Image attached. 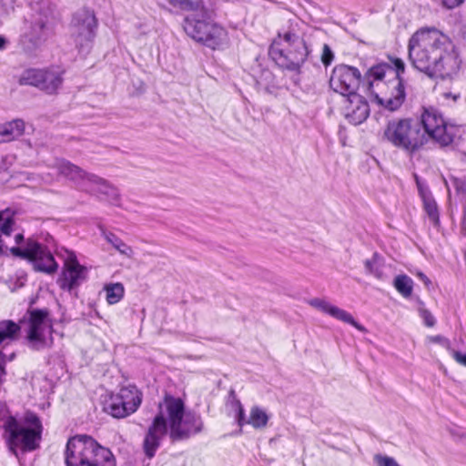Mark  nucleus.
Segmentation results:
<instances>
[{
	"mask_svg": "<svg viewBox=\"0 0 466 466\" xmlns=\"http://www.w3.org/2000/svg\"><path fill=\"white\" fill-rule=\"evenodd\" d=\"M408 51L412 66L431 78H450L460 68L455 46L434 27L417 30L409 40Z\"/></svg>",
	"mask_w": 466,
	"mask_h": 466,
	"instance_id": "nucleus-1",
	"label": "nucleus"
},
{
	"mask_svg": "<svg viewBox=\"0 0 466 466\" xmlns=\"http://www.w3.org/2000/svg\"><path fill=\"white\" fill-rule=\"evenodd\" d=\"M173 441L190 438L202 431L203 422L198 414L185 410L181 399L167 396L158 405V414L155 417L144 440V451L151 459L167 433Z\"/></svg>",
	"mask_w": 466,
	"mask_h": 466,
	"instance_id": "nucleus-2",
	"label": "nucleus"
},
{
	"mask_svg": "<svg viewBox=\"0 0 466 466\" xmlns=\"http://www.w3.org/2000/svg\"><path fill=\"white\" fill-rule=\"evenodd\" d=\"M15 212L11 208L0 211V255L11 254L14 257L25 259L33 264L36 271L53 274L58 268L51 252L33 238H25L22 233L14 237L15 246H10L7 239L15 231Z\"/></svg>",
	"mask_w": 466,
	"mask_h": 466,
	"instance_id": "nucleus-3",
	"label": "nucleus"
},
{
	"mask_svg": "<svg viewBox=\"0 0 466 466\" xmlns=\"http://www.w3.org/2000/svg\"><path fill=\"white\" fill-rule=\"evenodd\" d=\"M268 54L281 68L299 73L309 49L302 37L293 29L279 31L269 47Z\"/></svg>",
	"mask_w": 466,
	"mask_h": 466,
	"instance_id": "nucleus-4",
	"label": "nucleus"
},
{
	"mask_svg": "<svg viewBox=\"0 0 466 466\" xmlns=\"http://www.w3.org/2000/svg\"><path fill=\"white\" fill-rule=\"evenodd\" d=\"M65 457L66 466H116L112 452L86 435L69 439Z\"/></svg>",
	"mask_w": 466,
	"mask_h": 466,
	"instance_id": "nucleus-5",
	"label": "nucleus"
},
{
	"mask_svg": "<svg viewBox=\"0 0 466 466\" xmlns=\"http://www.w3.org/2000/svg\"><path fill=\"white\" fill-rule=\"evenodd\" d=\"M183 28L190 38L212 49L223 48L228 44L227 30L211 21L202 5L194 13L186 15Z\"/></svg>",
	"mask_w": 466,
	"mask_h": 466,
	"instance_id": "nucleus-6",
	"label": "nucleus"
},
{
	"mask_svg": "<svg viewBox=\"0 0 466 466\" xmlns=\"http://www.w3.org/2000/svg\"><path fill=\"white\" fill-rule=\"evenodd\" d=\"M5 430V437L10 451L18 456V452L25 453L36 450L39 446L42 433V424L39 418L27 412L23 421L10 420Z\"/></svg>",
	"mask_w": 466,
	"mask_h": 466,
	"instance_id": "nucleus-7",
	"label": "nucleus"
},
{
	"mask_svg": "<svg viewBox=\"0 0 466 466\" xmlns=\"http://www.w3.org/2000/svg\"><path fill=\"white\" fill-rule=\"evenodd\" d=\"M384 137L410 154L420 151L428 143V137L422 132L419 121L410 118L389 122Z\"/></svg>",
	"mask_w": 466,
	"mask_h": 466,
	"instance_id": "nucleus-8",
	"label": "nucleus"
},
{
	"mask_svg": "<svg viewBox=\"0 0 466 466\" xmlns=\"http://www.w3.org/2000/svg\"><path fill=\"white\" fill-rule=\"evenodd\" d=\"M54 12L48 4H36L32 13L25 18L21 43L26 48H35L44 44L52 33Z\"/></svg>",
	"mask_w": 466,
	"mask_h": 466,
	"instance_id": "nucleus-9",
	"label": "nucleus"
},
{
	"mask_svg": "<svg viewBox=\"0 0 466 466\" xmlns=\"http://www.w3.org/2000/svg\"><path fill=\"white\" fill-rule=\"evenodd\" d=\"M97 26L98 21L93 10L82 8L74 14L71 20V35L80 53L88 54L92 49Z\"/></svg>",
	"mask_w": 466,
	"mask_h": 466,
	"instance_id": "nucleus-10",
	"label": "nucleus"
},
{
	"mask_svg": "<svg viewBox=\"0 0 466 466\" xmlns=\"http://www.w3.org/2000/svg\"><path fill=\"white\" fill-rule=\"evenodd\" d=\"M419 123L423 127L421 130L428 137V141L431 139L441 146H447L453 141L455 127L444 120L438 109L432 106L424 107Z\"/></svg>",
	"mask_w": 466,
	"mask_h": 466,
	"instance_id": "nucleus-11",
	"label": "nucleus"
},
{
	"mask_svg": "<svg viewBox=\"0 0 466 466\" xmlns=\"http://www.w3.org/2000/svg\"><path fill=\"white\" fill-rule=\"evenodd\" d=\"M360 78L361 74L358 68L339 65L332 70L329 86L333 91L348 97L357 93Z\"/></svg>",
	"mask_w": 466,
	"mask_h": 466,
	"instance_id": "nucleus-12",
	"label": "nucleus"
},
{
	"mask_svg": "<svg viewBox=\"0 0 466 466\" xmlns=\"http://www.w3.org/2000/svg\"><path fill=\"white\" fill-rule=\"evenodd\" d=\"M396 67V73L393 79L389 82L391 93L383 97H378L379 103L390 111H395L400 107L405 100V88L400 75L405 71V64L400 58H396L393 61Z\"/></svg>",
	"mask_w": 466,
	"mask_h": 466,
	"instance_id": "nucleus-13",
	"label": "nucleus"
},
{
	"mask_svg": "<svg viewBox=\"0 0 466 466\" xmlns=\"http://www.w3.org/2000/svg\"><path fill=\"white\" fill-rule=\"evenodd\" d=\"M87 274V268L79 264L76 257L69 253L65 260L59 285L63 289L71 290L83 282Z\"/></svg>",
	"mask_w": 466,
	"mask_h": 466,
	"instance_id": "nucleus-14",
	"label": "nucleus"
},
{
	"mask_svg": "<svg viewBox=\"0 0 466 466\" xmlns=\"http://www.w3.org/2000/svg\"><path fill=\"white\" fill-rule=\"evenodd\" d=\"M309 304L323 313L329 314V316L340 321L352 325L360 331L365 330L362 325L355 321L351 314L337 306L330 304L329 301L325 299L315 298L310 299L309 301Z\"/></svg>",
	"mask_w": 466,
	"mask_h": 466,
	"instance_id": "nucleus-15",
	"label": "nucleus"
},
{
	"mask_svg": "<svg viewBox=\"0 0 466 466\" xmlns=\"http://www.w3.org/2000/svg\"><path fill=\"white\" fill-rule=\"evenodd\" d=\"M348 105L345 107L346 117L354 125L362 123L370 114L368 102L358 93L347 98Z\"/></svg>",
	"mask_w": 466,
	"mask_h": 466,
	"instance_id": "nucleus-16",
	"label": "nucleus"
},
{
	"mask_svg": "<svg viewBox=\"0 0 466 466\" xmlns=\"http://www.w3.org/2000/svg\"><path fill=\"white\" fill-rule=\"evenodd\" d=\"M58 174L74 182L78 187L84 190L87 182V177L91 173H87L81 167L74 165L66 159H58L55 163Z\"/></svg>",
	"mask_w": 466,
	"mask_h": 466,
	"instance_id": "nucleus-17",
	"label": "nucleus"
},
{
	"mask_svg": "<svg viewBox=\"0 0 466 466\" xmlns=\"http://www.w3.org/2000/svg\"><path fill=\"white\" fill-rule=\"evenodd\" d=\"M84 190L95 194L104 195L107 199L111 201H117L119 197V193L116 187L112 186L106 179L99 177L95 174H90V176L87 177V182Z\"/></svg>",
	"mask_w": 466,
	"mask_h": 466,
	"instance_id": "nucleus-18",
	"label": "nucleus"
},
{
	"mask_svg": "<svg viewBox=\"0 0 466 466\" xmlns=\"http://www.w3.org/2000/svg\"><path fill=\"white\" fill-rule=\"evenodd\" d=\"M63 83L62 73L55 68H43L39 89L48 95L57 92Z\"/></svg>",
	"mask_w": 466,
	"mask_h": 466,
	"instance_id": "nucleus-19",
	"label": "nucleus"
},
{
	"mask_svg": "<svg viewBox=\"0 0 466 466\" xmlns=\"http://www.w3.org/2000/svg\"><path fill=\"white\" fill-rule=\"evenodd\" d=\"M117 395L124 401L130 414L138 409L142 401V393L135 385L122 387Z\"/></svg>",
	"mask_w": 466,
	"mask_h": 466,
	"instance_id": "nucleus-20",
	"label": "nucleus"
},
{
	"mask_svg": "<svg viewBox=\"0 0 466 466\" xmlns=\"http://www.w3.org/2000/svg\"><path fill=\"white\" fill-rule=\"evenodd\" d=\"M25 122L21 119H15L0 126V141L2 143L9 142L18 138L24 134Z\"/></svg>",
	"mask_w": 466,
	"mask_h": 466,
	"instance_id": "nucleus-21",
	"label": "nucleus"
},
{
	"mask_svg": "<svg viewBox=\"0 0 466 466\" xmlns=\"http://www.w3.org/2000/svg\"><path fill=\"white\" fill-rule=\"evenodd\" d=\"M105 410L115 418H125L130 412L117 394L112 395L105 405Z\"/></svg>",
	"mask_w": 466,
	"mask_h": 466,
	"instance_id": "nucleus-22",
	"label": "nucleus"
},
{
	"mask_svg": "<svg viewBox=\"0 0 466 466\" xmlns=\"http://www.w3.org/2000/svg\"><path fill=\"white\" fill-rule=\"evenodd\" d=\"M41 77H43V69L28 68L21 73L18 83L21 86H32L39 89Z\"/></svg>",
	"mask_w": 466,
	"mask_h": 466,
	"instance_id": "nucleus-23",
	"label": "nucleus"
},
{
	"mask_svg": "<svg viewBox=\"0 0 466 466\" xmlns=\"http://www.w3.org/2000/svg\"><path fill=\"white\" fill-rule=\"evenodd\" d=\"M102 236L104 238L111 244L120 254L127 256V258L132 257L133 249L130 246L126 244L116 234L102 229Z\"/></svg>",
	"mask_w": 466,
	"mask_h": 466,
	"instance_id": "nucleus-24",
	"label": "nucleus"
},
{
	"mask_svg": "<svg viewBox=\"0 0 466 466\" xmlns=\"http://www.w3.org/2000/svg\"><path fill=\"white\" fill-rule=\"evenodd\" d=\"M106 292V300L109 305H114L119 302L125 294V288L122 283H108L104 286Z\"/></svg>",
	"mask_w": 466,
	"mask_h": 466,
	"instance_id": "nucleus-25",
	"label": "nucleus"
},
{
	"mask_svg": "<svg viewBox=\"0 0 466 466\" xmlns=\"http://www.w3.org/2000/svg\"><path fill=\"white\" fill-rule=\"evenodd\" d=\"M268 420V416L259 407L254 406L251 408L249 417L247 423L250 424L255 429L264 428Z\"/></svg>",
	"mask_w": 466,
	"mask_h": 466,
	"instance_id": "nucleus-26",
	"label": "nucleus"
},
{
	"mask_svg": "<svg viewBox=\"0 0 466 466\" xmlns=\"http://www.w3.org/2000/svg\"><path fill=\"white\" fill-rule=\"evenodd\" d=\"M394 287L404 298H409L412 294L413 281L405 274L398 275L394 279Z\"/></svg>",
	"mask_w": 466,
	"mask_h": 466,
	"instance_id": "nucleus-27",
	"label": "nucleus"
},
{
	"mask_svg": "<svg viewBox=\"0 0 466 466\" xmlns=\"http://www.w3.org/2000/svg\"><path fill=\"white\" fill-rule=\"evenodd\" d=\"M388 71L391 72L392 70L389 66L385 64L377 65L370 68L367 74L369 87H372L373 81L383 80Z\"/></svg>",
	"mask_w": 466,
	"mask_h": 466,
	"instance_id": "nucleus-28",
	"label": "nucleus"
},
{
	"mask_svg": "<svg viewBox=\"0 0 466 466\" xmlns=\"http://www.w3.org/2000/svg\"><path fill=\"white\" fill-rule=\"evenodd\" d=\"M167 1L174 8H177L182 11H187V12H188V14L194 13L199 6H201L198 2H193L191 0H167Z\"/></svg>",
	"mask_w": 466,
	"mask_h": 466,
	"instance_id": "nucleus-29",
	"label": "nucleus"
},
{
	"mask_svg": "<svg viewBox=\"0 0 466 466\" xmlns=\"http://www.w3.org/2000/svg\"><path fill=\"white\" fill-rule=\"evenodd\" d=\"M16 420L14 416L11 415L7 405L5 401L0 400V427L4 429V431L7 428V425L10 420Z\"/></svg>",
	"mask_w": 466,
	"mask_h": 466,
	"instance_id": "nucleus-30",
	"label": "nucleus"
},
{
	"mask_svg": "<svg viewBox=\"0 0 466 466\" xmlns=\"http://www.w3.org/2000/svg\"><path fill=\"white\" fill-rule=\"evenodd\" d=\"M424 208L431 220L436 224L439 221L438 208L436 203L433 200L425 199Z\"/></svg>",
	"mask_w": 466,
	"mask_h": 466,
	"instance_id": "nucleus-31",
	"label": "nucleus"
},
{
	"mask_svg": "<svg viewBox=\"0 0 466 466\" xmlns=\"http://www.w3.org/2000/svg\"><path fill=\"white\" fill-rule=\"evenodd\" d=\"M373 461L377 466H400L394 458L380 453L374 455Z\"/></svg>",
	"mask_w": 466,
	"mask_h": 466,
	"instance_id": "nucleus-32",
	"label": "nucleus"
},
{
	"mask_svg": "<svg viewBox=\"0 0 466 466\" xmlns=\"http://www.w3.org/2000/svg\"><path fill=\"white\" fill-rule=\"evenodd\" d=\"M427 339L431 343L440 344L441 347L446 349L450 354L453 350V349L451 348L450 339L444 336H441V335L430 336V337H428Z\"/></svg>",
	"mask_w": 466,
	"mask_h": 466,
	"instance_id": "nucleus-33",
	"label": "nucleus"
},
{
	"mask_svg": "<svg viewBox=\"0 0 466 466\" xmlns=\"http://www.w3.org/2000/svg\"><path fill=\"white\" fill-rule=\"evenodd\" d=\"M364 264H365V269H366L367 273L371 274L378 279L381 278L382 273L377 265L375 257L372 259H367Z\"/></svg>",
	"mask_w": 466,
	"mask_h": 466,
	"instance_id": "nucleus-34",
	"label": "nucleus"
},
{
	"mask_svg": "<svg viewBox=\"0 0 466 466\" xmlns=\"http://www.w3.org/2000/svg\"><path fill=\"white\" fill-rule=\"evenodd\" d=\"M236 406V420L238 425L242 428L244 425L248 424V419H246L245 410L243 406L241 405L239 400H237L235 403Z\"/></svg>",
	"mask_w": 466,
	"mask_h": 466,
	"instance_id": "nucleus-35",
	"label": "nucleus"
},
{
	"mask_svg": "<svg viewBox=\"0 0 466 466\" xmlns=\"http://www.w3.org/2000/svg\"><path fill=\"white\" fill-rule=\"evenodd\" d=\"M420 316L423 319L424 324L428 327H433L435 324V318L426 309H420Z\"/></svg>",
	"mask_w": 466,
	"mask_h": 466,
	"instance_id": "nucleus-36",
	"label": "nucleus"
},
{
	"mask_svg": "<svg viewBox=\"0 0 466 466\" xmlns=\"http://www.w3.org/2000/svg\"><path fill=\"white\" fill-rule=\"evenodd\" d=\"M334 58L333 52L329 47V46L324 45L323 46V53L321 56V61L325 66H329Z\"/></svg>",
	"mask_w": 466,
	"mask_h": 466,
	"instance_id": "nucleus-37",
	"label": "nucleus"
},
{
	"mask_svg": "<svg viewBox=\"0 0 466 466\" xmlns=\"http://www.w3.org/2000/svg\"><path fill=\"white\" fill-rule=\"evenodd\" d=\"M454 187L458 194L466 198V181L456 178L453 182Z\"/></svg>",
	"mask_w": 466,
	"mask_h": 466,
	"instance_id": "nucleus-38",
	"label": "nucleus"
},
{
	"mask_svg": "<svg viewBox=\"0 0 466 466\" xmlns=\"http://www.w3.org/2000/svg\"><path fill=\"white\" fill-rule=\"evenodd\" d=\"M454 187L458 194L466 198V181L456 178L453 182Z\"/></svg>",
	"mask_w": 466,
	"mask_h": 466,
	"instance_id": "nucleus-39",
	"label": "nucleus"
},
{
	"mask_svg": "<svg viewBox=\"0 0 466 466\" xmlns=\"http://www.w3.org/2000/svg\"><path fill=\"white\" fill-rule=\"evenodd\" d=\"M451 355L456 360V362L466 367V354H463L458 350H453L451 352Z\"/></svg>",
	"mask_w": 466,
	"mask_h": 466,
	"instance_id": "nucleus-40",
	"label": "nucleus"
},
{
	"mask_svg": "<svg viewBox=\"0 0 466 466\" xmlns=\"http://www.w3.org/2000/svg\"><path fill=\"white\" fill-rule=\"evenodd\" d=\"M417 277L428 287L431 284L429 278L422 272H418Z\"/></svg>",
	"mask_w": 466,
	"mask_h": 466,
	"instance_id": "nucleus-41",
	"label": "nucleus"
},
{
	"mask_svg": "<svg viewBox=\"0 0 466 466\" xmlns=\"http://www.w3.org/2000/svg\"><path fill=\"white\" fill-rule=\"evenodd\" d=\"M6 39L3 35H0V51L5 49L6 47Z\"/></svg>",
	"mask_w": 466,
	"mask_h": 466,
	"instance_id": "nucleus-42",
	"label": "nucleus"
},
{
	"mask_svg": "<svg viewBox=\"0 0 466 466\" xmlns=\"http://www.w3.org/2000/svg\"><path fill=\"white\" fill-rule=\"evenodd\" d=\"M462 227L466 229V206L463 207Z\"/></svg>",
	"mask_w": 466,
	"mask_h": 466,
	"instance_id": "nucleus-43",
	"label": "nucleus"
},
{
	"mask_svg": "<svg viewBox=\"0 0 466 466\" xmlns=\"http://www.w3.org/2000/svg\"><path fill=\"white\" fill-rule=\"evenodd\" d=\"M5 12V9L4 5L2 3H0V17L3 16Z\"/></svg>",
	"mask_w": 466,
	"mask_h": 466,
	"instance_id": "nucleus-44",
	"label": "nucleus"
},
{
	"mask_svg": "<svg viewBox=\"0 0 466 466\" xmlns=\"http://www.w3.org/2000/svg\"><path fill=\"white\" fill-rule=\"evenodd\" d=\"M0 143H2V141H0Z\"/></svg>",
	"mask_w": 466,
	"mask_h": 466,
	"instance_id": "nucleus-45",
	"label": "nucleus"
}]
</instances>
